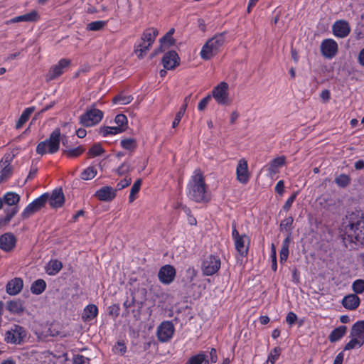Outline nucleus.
<instances>
[{"label": "nucleus", "mask_w": 364, "mask_h": 364, "mask_svg": "<svg viewBox=\"0 0 364 364\" xmlns=\"http://www.w3.org/2000/svg\"><path fill=\"white\" fill-rule=\"evenodd\" d=\"M347 223L343 227V240L349 243L350 248L364 245V215L359 212H351L346 216ZM348 247V245L346 244Z\"/></svg>", "instance_id": "nucleus-1"}, {"label": "nucleus", "mask_w": 364, "mask_h": 364, "mask_svg": "<svg viewBox=\"0 0 364 364\" xmlns=\"http://www.w3.org/2000/svg\"><path fill=\"white\" fill-rule=\"evenodd\" d=\"M187 196L196 203H207L209 197L207 194V186L200 170L194 171L193 176L187 184Z\"/></svg>", "instance_id": "nucleus-2"}, {"label": "nucleus", "mask_w": 364, "mask_h": 364, "mask_svg": "<svg viewBox=\"0 0 364 364\" xmlns=\"http://www.w3.org/2000/svg\"><path fill=\"white\" fill-rule=\"evenodd\" d=\"M60 129H55L48 139L38 144L36 153L40 155L56 153L60 148Z\"/></svg>", "instance_id": "nucleus-3"}, {"label": "nucleus", "mask_w": 364, "mask_h": 364, "mask_svg": "<svg viewBox=\"0 0 364 364\" xmlns=\"http://www.w3.org/2000/svg\"><path fill=\"white\" fill-rule=\"evenodd\" d=\"M225 41L224 33L214 36L209 39L202 47L200 52V58L208 60L211 59L220 50Z\"/></svg>", "instance_id": "nucleus-4"}, {"label": "nucleus", "mask_w": 364, "mask_h": 364, "mask_svg": "<svg viewBox=\"0 0 364 364\" xmlns=\"http://www.w3.org/2000/svg\"><path fill=\"white\" fill-rule=\"evenodd\" d=\"M103 117V112L97 109L95 104H92L80 116L79 120L82 126L92 127L98 124L102 121Z\"/></svg>", "instance_id": "nucleus-5"}, {"label": "nucleus", "mask_w": 364, "mask_h": 364, "mask_svg": "<svg viewBox=\"0 0 364 364\" xmlns=\"http://www.w3.org/2000/svg\"><path fill=\"white\" fill-rule=\"evenodd\" d=\"M27 337L26 329L18 324H13L5 333L4 341L11 345L23 344Z\"/></svg>", "instance_id": "nucleus-6"}, {"label": "nucleus", "mask_w": 364, "mask_h": 364, "mask_svg": "<svg viewBox=\"0 0 364 364\" xmlns=\"http://www.w3.org/2000/svg\"><path fill=\"white\" fill-rule=\"evenodd\" d=\"M231 235L232 240L234 241V245L236 251L241 257H246L247 255L249 250V237L245 234L240 235L238 232L235 222H233L232 223Z\"/></svg>", "instance_id": "nucleus-7"}, {"label": "nucleus", "mask_w": 364, "mask_h": 364, "mask_svg": "<svg viewBox=\"0 0 364 364\" xmlns=\"http://www.w3.org/2000/svg\"><path fill=\"white\" fill-rule=\"evenodd\" d=\"M158 34V30L154 27L147 28L144 31L140 41L138 43V52H139L138 58L143 57V55L146 53L154 43Z\"/></svg>", "instance_id": "nucleus-8"}, {"label": "nucleus", "mask_w": 364, "mask_h": 364, "mask_svg": "<svg viewBox=\"0 0 364 364\" xmlns=\"http://www.w3.org/2000/svg\"><path fill=\"white\" fill-rule=\"evenodd\" d=\"M49 194L46 193L31 202L22 211L21 216L23 218H28L33 213L40 210L45 206L48 202Z\"/></svg>", "instance_id": "nucleus-9"}, {"label": "nucleus", "mask_w": 364, "mask_h": 364, "mask_svg": "<svg viewBox=\"0 0 364 364\" xmlns=\"http://www.w3.org/2000/svg\"><path fill=\"white\" fill-rule=\"evenodd\" d=\"M320 51L324 58L331 60L338 53V45L333 38L323 39L320 45Z\"/></svg>", "instance_id": "nucleus-10"}, {"label": "nucleus", "mask_w": 364, "mask_h": 364, "mask_svg": "<svg viewBox=\"0 0 364 364\" xmlns=\"http://www.w3.org/2000/svg\"><path fill=\"white\" fill-rule=\"evenodd\" d=\"M14 155L6 154L0 160V183H3L10 178L13 173L11 163Z\"/></svg>", "instance_id": "nucleus-11"}, {"label": "nucleus", "mask_w": 364, "mask_h": 364, "mask_svg": "<svg viewBox=\"0 0 364 364\" xmlns=\"http://www.w3.org/2000/svg\"><path fill=\"white\" fill-rule=\"evenodd\" d=\"M229 85L226 82H221L212 91L211 97L221 105H227L229 102Z\"/></svg>", "instance_id": "nucleus-12"}, {"label": "nucleus", "mask_w": 364, "mask_h": 364, "mask_svg": "<svg viewBox=\"0 0 364 364\" xmlns=\"http://www.w3.org/2000/svg\"><path fill=\"white\" fill-rule=\"evenodd\" d=\"M174 326L171 321H163L157 328V338L161 342L168 341L173 335Z\"/></svg>", "instance_id": "nucleus-13"}, {"label": "nucleus", "mask_w": 364, "mask_h": 364, "mask_svg": "<svg viewBox=\"0 0 364 364\" xmlns=\"http://www.w3.org/2000/svg\"><path fill=\"white\" fill-rule=\"evenodd\" d=\"M221 261L218 256L211 255L202 263L203 273H218Z\"/></svg>", "instance_id": "nucleus-14"}, {"label": "nucleus", "mask_w": 364, "mask_h": 364, "mask_svg": "<svg viewBox=\"0 0 364 364\" xmlns=\"http://www.w3.org/2000/svg\"><path fill=\"white\" fill-rule=\"evenodd\" d=\"M236 178L237 180L242 184L248 183L250 173L248 170L247 161L245 159L242 158L238 161L236 167Z\"/></svg>", "instance_id": "nucleus-15"}, {"label": "nucleus", "mask_w": 364, "mask_h": 364, "mask_svg": "<svg viewBox=\"0 0 364 364\" xmlns=\"http://www.w3.org/2000/svg\"><path fill=\"white\" fill-rule=\"evenodd\" d=\"M332 32L334 36L344 38L350 33V24L346 20L336 21L332 26Z\"/></svg>", "instance_id": "nucleus-16"}, {"label": "nucleus", "mask_w": 364, "mask_h": 364, "mask_svg": "<svg viewBox=\"0 0 364 364\" xmlns=\"http://www.w3.org/2000/svg\"><path fill=\"white\" fill-rule=\"evenodd\" d=\"M162 65L164 69L170 70L179 65L180 58L174 50H170L164 53L162 60Z\"/></svg>", "instance_id": "nucleus-17"}, {"label": "nucleus", "mask_w": 364, "mask_h": 364, "mask_svg": "<svg viewBox=\"0 0 364 364\" xmlns=\"http://www.w3.org/2000/svg\"><path fill=\"white\" fill-rule=\"evenodd\" d=\"M71 61L69 59H60L56 65H53L50 69L47 75V79L48 80H53L61 75L64 72V69L68 67Z\"/></svg>", "instance_id": "nucleus-18"}, {"label": "nucleus", "mask_w": 364, "mask_h": 364, "mask_svg": "<svg viewBox=\"0 0 364 364\" xmlns=\"http://www.w3.org/2000/svg\"><path fill=\"white\" fill-rule=\"evenodd\" d=\"M285 164L286 157L284 156H279L271 160L267 165V176L272 178H274Z\"/></svg>", "instance_id": "nucleus-19"}, {"label": "nucleus", "mask_w": 364, "mask_h": 364, "mask_svg": "<svg viewBox=\"0 0 364 364\" xmlns=\"http://www.w3.org/2000/svg\"><path fill=\"white\" fill-rule=\"evenodd\" d=\"M40 20V15L36 10H32L25 14L16 16L6 22V24L16 23L18 22L34 23Z\"/></svg>", "instance_id": "nucleus-20"}, {"label": "nucleus", "mask_w": 364, "mask_h": 364, "mask_svg": "<svg viewBox=\"0 0 364 364\" xmlns=\"http://www.w3.org/2000/svg\"><path fill=\"white\" fill-rule=\"evenodd\" d=\"M16 238L11 232H6L0 236V249L4 252L11 251L16 246Z\"/></svg>", "instance_id": "nucleus-21"}, {"label": "nucleus", "mask_w": 364, "mask_h": 364, "mask_svg": "<svg viewBox=\"0 0 364 364\" xmlns=\"http://www.w3.org/2000/svg\"><path fill=\"white\" fill-rule=\"evenodd\" d=\"M117 189L103 186L95 192V196L102 201H111L116 197Z\"/></svg>", "instance_id": "nucleus-22"}, {"label": "nucleus", "mask_w": 364, "mask_h": 364, "mask_svg": "<svg viewBox=\"0 0 364 364\" xmlns=\"http://www.w3.org/2000/svg\"><path fill=\"white\" fill-rule=\"evenodd\" d=\"M342 306L350 311L355 310L360 304V299L355 294L345 296L341 301Z\"/></svg>", "instance_id": "nucleus-23"}, {"label": "nucleus", "mask_w": 364, "mask_h": 364, "mask_svg": "<svg viewBox=\"0 0 364 364\" xmlns=\"http://www.w3.org/2000/svg\"><path fill=\"white\" fill-rule=\"evenodd\" d=\"M6 309L11 314L21 315L25 311L24 302L20 299H15L7 301Z\"/></svg>", "instance_id": "nucleus-24"}, {"label": "nucleus", "mask_w": 364, "mask_h": 364, "mask_svg": "<svg viewBox=\"0 0 364 364\" xmlns=\"http://www.w3.org/2000/svg\"><path fill=\"white\" fill-rule=\"evenodd\" d=\"M49 205L54 208L61 207L65 202V197L61 189L54 190L51 195H49L48 200Z\"/></svg>", "instance_id": "nucleus-25"}, {"label": "nucleus", "mask_w": 364, "mask_h": 364, "mask_svg": "<svg viewBox=\"0 0 364 364\" xmlns=\"http://www.w3.org/2000/svg\"><path fill=\"white\" fill-rule=\"evenodd\" d=\"M23 282L21 278H15L8 282L6 292L9 295H16L23 289Z\"/></svg>", "instance_id": "nucleus-26"}, {"label": "nucleus", "mask_w": 364, "mask_h": 364, "mask_svg": "<svg viewBox=\"0 0 364 364\" xmlns=\"http://www.w3.org/2000/svg\"><path fill=\"white\" fill-rule=\"evenodd\" d=\"M98 314V308L95 304L86 306L83 310L82 318L85 322H89L93 320Z\"/></svg>", "instance_id": "nucleus-27"}, {"label": "nucleus", "mask_w": 364, "mask_h": 364, "mask_svg": "<svg viewBox=\"0 0 364 364\" xmlns=\"http://www.w3.org/2000/svg\"><path fill=\"white\" fill-rule=\"evenodd\" d=\"M347 327L346 326H340L334 328L328 336V340L331 343H335L341 340L346 333Z\"/></svg>", "instance_id": "nucleus-28"}, {"label": "nucleus", "mask_w": 364, "mask_h": 364, "mask_svg": "<svg viewBox=\"0 0 364 364\" xmlns=\"http://www.w3.org/2000/svg\"><path fill=\"white\" fill-rule=\"evenodd\" d=\"M124 131V128L120 127H102L100 128L99 134L103 137H107L109 135H117Z\"/></svg>", "instance_id": "nucleus-29"}, {"label": "nucleus", "mask_w": 364, "mask_h": 364, "mask_svg": "<svg viewBox=\"0 0 364 364\" xmlns=\"http://www.w3.org/2000/svg\"><path fill=\"white\" fill-rule=\"evenodd\" d=\"M351 336L364 341V321H358L353 324Z\"/></svg>", "instance_id": "nucleus-30"}, {"label": "nucleus", "mask_w": 364, "mask_h": 364, "mask_svg": "<svg viewBox=\"0 0 364 364\" xmlns=\"http://www.w3.org/2000/svg\"><path fill=\"white\" fill-rule=\"evenodd\" d=\"M35 107H29L26 108L22 114H21L19 119L17 120L16 123V128L17 129L21 128L23 125L28 121L31 114L34 112Z\"/></svg>", "instance_id": "nucleus-31"}, {"label": "nucleus", "mask_w": 364, "mask_h": 364, "mask_svg": "<svg viewBox=\"0 0 364 364\" xmlns=\"http://www.w3.org/2000/svg\"><path fill=\"white\" fill-rule=\"evenodd\" d=\"M291 242V237L288 235L282 242V246L279 252L280 262L284 263L289 257V248Z\"/></svg>", "instance_id": "nucleus-32"}, {"label": "nucleus", "mask_w": 364, "mask_h": 364, "mask_svg": "<svg viewBox=\"0 0 364 364\" xmlns=\"http://www.w3.org/2000/svg\"><path fill=\"white\" fill-rule=\"evenodd\" d=\"M46 288V282L43 279H38L31 284L30 289L32 294L39 295L45 291Z\"/></svg>", "instance_id": "nucleus-33"}, {"label": "nucleus", "mask_w": 364, "mask_h": 364, "mask_svg": "<svg viewBox=\"0 0 364 364\" xmlns=\"http://www.w3.org/2000/svg\"><path fill=\"white\" fill-rule=\"evenodd\" d=\"M4 203L9 206L18 204L20 200V196L14 192H7L3 198Z\"/></svg>", "instance_id": "nucleus-34"}, {"label": "nucleus", "mask_w": 364, "mask_h": 364, "mask_svg": "<svg viewBox=\"0 0 364 364\" xmlns=\"http://www.w3.org/2000/svg\"><path fill=\"white\" fill-rule=\"evenodd\" d=\"M62 262L58 259H50L46 265V273H58L62 269Z\"/></svg>", "instance_id": "nucleus-35"}, {"label": "nucleus", "mask_w": 364, "mask_h": 364, "mask_svg": "<svg viewBox=\"0 0 364 364\" xmlns=\"http://www.w3.org/2000/svg\"><path fill=\"white\" fill-rule=\"evenodd\" d=\"M120 145L124 150L133 152L136 148V141L132 138L122 139L120 141Z\"/></svg>", "instance_id": "nucleus-36"}, {"label": "nucleus", "mask_w": 364, "mask_h": 364, "mask_svg": "<svg viewBox=\"0 0 364 364\" xmlns=\"http://www.w3.org/2000/svg\"><path fill=\"white\" fill-rule=\"evenodd\" d=\"M85 151V149L78 146L75 148L63 150V154L68 158H75L80 156Z\"/></svg>", "instance_id": "nucleus-37"}, {"label": "nucleus", "mask_w": 364, "mask_h": 364, "mask_svg": "<svg viewBox=\"0 0 364 364\" xmlns=\"http://www.w3.org/2000/svg\"><path fill=\"white\" fill-rule=\"evenodd\" d=\"M188 361L189 364H209L207 356L203 352L192 355L189 358Z\"/></svg>", "instance_id": "nucleus-38"}, {"label": "nucleus", "mask_w": 364, "mask_h": 364, "mask_svg": "<svg viewBox=\"0 0 364 364\" xmlns=\"http://www.w3.org/2000/svg\"><path fill=\"white\" fill-rule=\"evenodd\" d=\"M97 173V171L95 166H88L81 172L80 178L84 181L91 180L95 177Z\"/></svg>", "instance_id": "nucleus-39"}, {"label": "nucleus", "mask_w": 364, "mask_h": 364, "mask_svg": "<svg viewBox=\"0 0 364 364\" xmlns=\"http://www.w3.org/2000/svg\"><path fill=\"white\" fill-rule=\"evenodd\" d=\"M132 99L131 95L122 92L113 98L112 102L115 105H127Z\"/></svg>", "instance_id": "nucleus-40"}, {"label": "nucleus", "mask_w": 364, "mask_h": 364, "mask_svg": "<svg viewBox=\"0 0 364 364\" xmlns=\"http://www.w3.org/2000/svg\"><path fill=\"white\" fill-rule=\"evenodd\" d=\"M19 208L16 205L5 210L6 215L3 219H1L0 223H7L10 222L12 218L18 212Z\"/></svg>", "instance_id": "nucleus-41"}, {"label": "nucleus", "mask_w": 364, "mask_h": 364, "mask_svg": "<svg viewBox=\"0 0 364 364\" xmlns=\"http://www.w3.org/2000/svg\"><path fill=\"white\" fill-rule=\"evenodd\" d=\"M281 353V348L279 347H275L273 348L271 352L269 353L267 360L266 361L267 364H274L275 362L278 360Z\"/></svg>", "instance_id": "nucleus-42"}, {"label": "nucleus", "mask_w": 364, "mask_h": 364, "mask_svg": "<svg viewBox=\"0 0 364 364\" xmlns=\"http://www.w3.org/2000/svg\"><path fill=\"white\" fill-rule=\"evenodd\" d=\"M335 183L341 188H346L350 183V178L349 176L342 173L336 178Z\"/></svg>", "instance_id": "nucleus-43"}, {"label": "nucleus", "mask_w": 364, "mask_h": 364, "mask_svg": "<svg viewBox=\"0 0 364 364\" xmlns=\"http://www.w3.org/2000/svg\"><path fill=\"white\" fill-rule=\"evenodd\" d=\"M104 152L105 149L102 145L99 143H97L90 147L87 154L90 157L94 158L102 155Z\"/></svg>", "instance_id": "nucleus-44"}, {"label": "nucleus", "mask_w": 364, "mask_h": 364, "mask_svg": "<svg viewBox=\"0 0 364 364\" xmlns=\"http://www.w3.org/2000/svg\"><path fill=\"white\" fill-rule=\"evenodd\" d=\"M107 25L105 21H95L90 22L87 25V30L92 31H98L102 30Z\"/></svg>", "instance_id": "nucleus-45"}, {"label": "nucleus", "mask_w": 364, "mask_h": 364, "mask_svg": "<svg viewBox=\"0 0 364 364\" xmlns=\"http://www.w3.org/2000/svg\"><path fill=\"white\" fill-rule=\"evenodd\" d=\"M134 305H135V297L133 293H131L129 296L127 297V299L124 302V306L127 310V313H134Z\"/></svg>", "instance_id": "nucleus-46"}, {"label": "nucleus", "mask_w": 364, "mask_h": 364, "mask_svg": "<svg viewBox=\"0 0 364 364\" xmlns=\"http://www.w3.org/2000/svg\"><path fill=\"white\" fill-rule=\"evenodd\" d=\"M364 344V341L362 340H360L359 338H354L348 342L345 347L343 350H352L356 347H361Z\"/></svg>", "instance_id": "nucleus-47"}, {"label": "nucleus", "mask_w": 364, "mask_h": 364, "mask_svg": "<svg viewBox=\"0 0 364 364\" xmlns=\"http://www.w3.org/2000/svg\"><path fill=\"white\" fill-rule=\"evenodd\" d=\"M352 290L355 294H360L364 292V280L359 279L355 280L352 284Z\"/></svg>", "instance_id": "nucleus-48"}, {"label": "nucleus", "mask_w": 364, "mask_h": 364, "mask_svg": "<svg viewBox=\"0 0 364 364\" xmlns=\"http://www.w3.org/2000/svg\"><path fill=\"white\" fill-rule=\"evenodd\" d=\"M114 122L117 124V127L124 128V130L127 129V118L124 114H117L114 118Z\"/></svg>", "instance_id": "nucleus-49"}, {"label": "nucleus", "mask_w": 364, "mask_h": 364, "mask_svg": "<svg viewBox=\"0 0 364 364\" xmlns=\"http://www.w3.org/2000/svg\"><path fill=\"white\" fill-rule=\"evenodd\" d=\"M176 274H158L159 281L164 284H169L175 278Z\"/></svg>", "instance_id": "nucleus-50"}, {"label": "nucleus", "mask_w": 364, "mask_h": 364, "mask_svg": "<svg viewBox=\"0 0 364 364\" xmlns=\"http://www.w3.org/2000/svg\"><path fill=\"white\" fill-rule=\"evenodd\" d=\"M296 196H297V192L292 193L288 198V199L286 200V202L283 206V210L284 211H288L290 209V208L291 207L292 203L294 202Z\"/></svg>", "instance_id": "nucleus-51"}, {"label": "nucleus", "mask_w": 364, "mask_h": 364, "mask_svg": "<svg viewBox=\"0 0 364 364\" xmlns=\"http://www.w3.org/2000/svg\"><path fill=\"white\" fill-rule=\"evenodd\" d=\"M160 43L162 46H172L175 43V40L173 36H170L169 34L166 33L161 39Z\"/></svg>", "instance_id": "nucleus-52"}, {"label": "nucleus", "mask_w": 364, "mask_h": 364, "mask_svg": "<svg viewBox=\"0 0 364 364\" xmlns=\"http://www.w3.org/2000/svg\"><path fill=\"white\" fill-rule=\"evenodd\" d=\"M271 258H272V269L274 271V272H276L277 271V253H276V249L274 247V245L272 244V250H271V255H270Z\"/></svg>", "instance_id": "nucleus-53"}, {"label": "nucleus", "mask_w": 364, "mask_h": 364, "mask_svg": "<svg viewBox=\"0 0 364 364\" xmlns=\"http://www.w3.org/2000/svg\"><path fill=\"white\" fill-rule=\"evenodd\" d=\"M294 222V219L291 216L285 218L284 220L281 221L280 228L282 229H289V228L292 225Z\"/></svg>", "instance_id": "nucleus-54"}, {"label": "nucleus", "mask_w": 364, "mask_h": 364, "mask_svg": "<svg viewBox=\"0 0 364 364\" xmlns=\"http://www.w3.org/2000/svg\"><path fill=\"white\" fill-rule=\"evenodd\" d=\"M132 182L131 178H129L126 176L123 180H121L117 184V190H122L130 185Z\"/></svg>", "instance_id": "nucleus-55"}, {"label": "nucleus", "mask_w": 364, "mask_h": 364, "mask_svg": "<svg viewBox=\"0 0 364 364\" xmlns=\"http://www.w3.org/2000/svg\"><path fill=\"white\" fill-rule=\"evenodd\" d=\"M211 98V95H208L206 97H203L199 102H198V109L199 111H203V109H205V108L206 107V106L208 105L210 100Z\"/></svg>", "instance_id": "nucleus-56"}, {"label": "nucleus", "mask_w": 364, "mask_h": 364, "mask_svg": "<svg viewBox=\"0 0 364 364\" xmlns=\"http://www.w3.org/2000/svg\"><path fill=\"white\" fill-rule=\"evenodd\" d=\"M296 320L297 316L295 313L290 311L287 314L286 316V321L289 325H293L296 321Z\"/></svg>", "instance_id": "nucleus-57"}, {"label": "nucleus", "mask_w": 364, "mask_h": 364, "mask_svg": "<svg viewBox=\"0 0 364 364\" xmlns=\"http://www.w3.org/2000/svg\"><path fill=\"white\" fill-rule=\"evenodd\" d=\"M130 166L128 163H124L117 169V172L119 175H124L129 171Z\"/></svg>", "instance_id": "nucleus-58"}, {"label": "nucleus", "mask_w": 364, "mask_h": 364, "mask_svg": "<svg viewBox=\"0 0 364 364\" xmlns=\"http://www.w3.org/2000/svg\"><path fill=\"white\" fill-rule=\"evenodd\" d=\"M275 191L280 196L284 193V182L283 180H280L276 184L274 188Z\"/></svg>", "instance_id": "nucleus-59"}, {"label": "nucleus", "mask_w": 364, "mask_h": 364, "mask_svg": "<svg viewBox=\"0 0 364 364\" xmlns=\"http://www.w3.org/2000/svg\"><path fill=\"white\" fill-rule=\"evenodd\" d=\"M159 273H176V270L172 265L166 264L161 267Z\"/></svg>", "instance_id": "nucleus-60"}, {"label": "nucleus", "mask_w": 364, "mask_h": 364, "mask_svg": "<svg viewBox=\"0 0 364 364\" xmlns=\"http://www.w3.org/2000/svg\"><path fill=\"white\" fill-rule=\"evenodd\" d=\"M87 358L82 355H76L73 358L74 364H85Z\"/></svg>", "instance_id": "nucleus-61"}, {"label": "nucleus", "mask_w": 364, "mask_h": 364, "mask_svg": "<svg viewBox=\"0 0 364 364\" xmlns=\"http://www.w3.org/2000/svg\"><path fill=\"white\" fill-rule=\"evenodd\" d=\"M136 194V181L133 183L132 188H131L129 198V203H132L134 200Z\"/></svg>", "instance_id": "nucleus-62"}, {"label": "nucleus", "mask_w": 364, "mask_h": 364, "mask_svg": "<svg viewBox=\"0 0 364 364\" xmlns=\"http://www.w3.org/2000/svg\"><path fill=\"white\" fill-rule=\"evenodd\" d=\"M344 358L343 351L340 352L335 358L333 364H342Z\"/></svg>", "instance_id": "nucleus-63"}, {"label": "nucleus", "mask_w": 364, "mask_h": 364, "mask_svg": "<svg viewBox=\"0 0 364 364\" xmlns=\"http://www.w3.org/2000/svg\"><path fill=\"white\" fill-rule=\"evenodd\" d=\"M358 61L361 66L364 67V48L358 53Z\"/></svg>", "instance_id": "nucleus-64"}]
</instances>
